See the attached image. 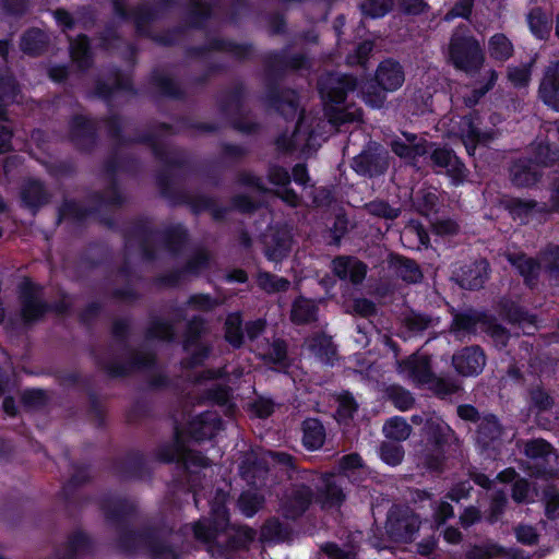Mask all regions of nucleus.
I'll use <instances>...</instances> for the list:
<instances>
[{"label": "nucleus", "instance_id": "58", "mask_svg": "<svg viewBox=\"0 0 559 559\" xmlns=\"http://www.w3.org/2000/svg\"><path fill=\"white\" fill-rule=\"evenodd\" d=\"M365 209L369 214L384 219H395L401 213L400 209L392 207L381 200L366 204Z\"/></svg>", "mask_w": 559, "mask_h": 559}, {"label": "nucleus", "instance_id": "32", "mask_svg": "<svg viewBox=\"0 0 559 559\" xmlns=\"http://www.w3.org/2000/svg\"><path fill=\"white\" fill-rule=\"evenodd\" d=\"M50 195L43 183L37 180L32 179L25 181L21 189V199L23 203L34 211L47 204Z\"/></svg>", "mask_w": 559, "mask_h": 559}, {"label": "nucleus", "instance_id": "26", "mask_svg": "<svg viewBox=\"0 0 559 559\" xmlns=\"http://www.w3.org/2000/svg\"><path fill=\"white\" fill-rule=\"evenodd\" d=\"M267 176L271 183L280 187L275 192L276 195L288 205L296 207L300 199L293 189L288 188L290 183L289 173L281 166H271Z\"/></svg>", "mask_w": 559, "mask_h": 559}, {"label": "nucleus", "instance_id": "11", "mask_svg": "<svg viewBox=\"0 0 559 559\" xmlns=\"http://www.w3.org/2000/svg\"><path fill=\"white\" fill-rule=\"evenodd\" d=\"M204 332V322L201 318H193L188 323L183 348L189 355L185 360L187 367H194L204 361L209 355V347L200 341Z\"/></svg>", "mask_w": 559, "mask_h": 559}, {"label": "nucleus", "instance_id": "4", "mask_svg": "<svg viewBox=\"0 0 559 559\" xmlns=\"http://www.w3.org/2000/svg\"><path fill=\"white\" fill-rule=\"evenodd\" d=\"M449 56L455 68L477 72L484 64L485 55L479 41L469 35L455 32L450 40Z\"/></svg>", "mask_w": 559, "mask_h": 559}, {"label": "nucleus", "instance_id": "22", "mask_svg": "<svg viewBox=\"0 0 559 559\" xmlns=\"http://www.w3.org/2000/svg\"><path fill=\"white\" fill-rule=\"evenodd\" d=\"M460 136L469 155H473L478 143H487L492 135L487 132H480L477 118L473 115L464 116L459 124Z\"/></svg>", "mask_w": 559, "mask_h": 559}, {"label": "nucleus", "instance_id": "10", "mask_svg": "<svg viewBox=\"0 0 559 559\" xmlns=\"http://www.w3.org/2000/svg\"><path fill=\"white\" fill-rule=\"evenodd\" d=\"M428 441L437 450H452L461 454V441L451 427L439 417H430L425 423Z\"/></svg>", "mask_w": 559, "mask_h": 559}, {"label": "nucleus", "instance_id": "37", "mask_svg": "<svg viewBox=\"0 0 559 559\" xmlns=\"http://www.w3.org/2000/svg\"><path fill=\"white\" fill-rule=\"evenodd\" d=\"M48 46L47 35L39 28L28 29L21 37L20 47L23 52L29 56L43 53Z\"/></svg>", "mask_w": 559, "mask_h": 559}, {"label": "nucleus", "instance_id": "31", "mask_svg": "<svg viewBox=\"0 0 559 559\" xmlns=\"http://www.w3.org/2000/svg\"><path fill=\"white\" fill-rule=\"evenodd\" d=\"M507 260L519 271L524 277L528 286H533L538 276L540 264L533 258L523 253H506Z\"/></svg>", "mask_w": 559, "mask_h": 559}, {"label": "nucleus", "instance_id": "28", "mask_svg": "<svg viewBox=\"0 0 559 559\" xmlns=\"http://www.w3.org/2000/svg\"><path fill=\"white\" fill-rule=\"evenodd\" d=\"M539 94L545 104L559 111V60L548 67Z\"/></svg>", "mask_w": 559, "mask_h": 559}, {"label": "nucleus", "instance_id": "5", "mask_svg": "<svg viewBox=\"0 0 559 559\" xmlns=\"http://www.w3.org/2000/svg\"><path fill=\"white\" fill-rule=\"evenodd\" d=\"M301 483H295L285 495L282 501V512L287 519H297L301 516L316 500L313 485L316 472L304 471L300 475Z\"/></svg>", "mask_w": 559, "mask_h": 559}, {"label": "nucleus", "instance_id": "56", "mask_svg": "<svg viewBox=\"0 0 559 559\" xmlns=\"http://www.w3.org/2000/svg\"><path fill=\"white\" fill-rule=\"evenodd\" d=\"M379 451L382 461L392 466L401 464L404 459V449L401 444L382 442Z\"/></svg>", "mask_w": 559, "mask_h": 559}, {"label": "nucleus", "instance_id": "50", "mask_svg": "<svg viewBox=\"0 0 559 559\" xmlns=\"http://www.w3.org/2000/svg\"><path fill=\"white\" fill-rule=\"evenodd\" d=\"M388 399L394 404L400 411H407L414 405L413 395L399 385H391L386 389Z\"/></svg>", "mask_w": 559, "mask_h": 559}, {"label": "nucleus", "instance_id": "8", "mask_svg": "<svg viewBox=\"0 0 559 559\" xmlns=\"http://www.w3.org/2000/svg\"><path fill=\"white\" fill-rule=\"evenodd\" d=\"M345 475L316 473L314 488L317 489L316 501L322 509L338 508L346 499L344 485Z\"/></svg>", "mask_w": 559, "mask_h": 559}, {"label": "nucleus", "instance_id": "29", "mask_svg": "<svg viewBox=\"0 0 559 559\" xmlns=\"http://www.w3.org/2000/svg\"><path fill=\"white\" fill-rule=\"evenodd\" d=\"M94 124L83 116H75L70 124V139L82 150H88L94 143Z\"/></svg>", "mask_w": 559, "mask_h": 559}, {"label": "nucleus", "instance_id": "54", "mask_svg": "<svg viewBox=\"0 0 559 559\" xmlns=\"http://www.w3.org/2000/svg\"><path fill=\"white\" fill-rule=\"evenodd\" d=\"M444 452L445 450H437L432 447V449L426 450L421 454L420 463L431 472H442L445 462Z\"/></svg>", "mask_w": 559, "mask_h": 559}, {"label": "nucleus", "instance_id": "34", "mask_svg": "<svg viewBox=\"0 0 559 559\" xmlns=\"http://www.w3.org/2000/svg\"><path fill=\"white\" fill-rule=\"evenodd\" d=\"M390 264L396 276L408 284H417L423 280L419 265L412 259L394 255L391 258Z\"/></svg>", "mask_w": 559, "mask_h": 559}, {"label": "nucleus", "instance_id": "6", "mask_svg": "<svg viewBox=\"0 0 559 559\" xmlns=\"http://www.w3.org/2000/svg\"><path fill=\"white\" fill-rule=\"evenodd\" d=\"M120 547L126 551H147L152 559H178L177 554L164 545L159 532L124 533L120 538Z\"/></svg>", "mask_w": 559, "mask_h": 559}, {"label": "nucleus", "instance_id": "52", "mask_svg": "<svg viewBox=\"0 0 559 559\" xmlns=\"http://www.w3.org/2000/svg\"><path fill=\"white\" fill-rule=\"evenodd\" d=\"M361 13L372 19L384 16L393 7V0H364L360 3Z\"/></svg>", "mask_w": 559, "mask_h": 559}, {"label": "nucleus", "instance_id": "18", "mask_svg": "<svg viewBox=\"0 0 559 559\" xmlns=\"http://www.w3.org/2000/svg\"><path fill=\"white\" fill-rule=\"evenodd\" d=\"M130 358L127 362H118L115 360L102 361V367L112 377L124 376L136 369L150 368L154 364V355L146 352H136L129 354Z\"/></svg>", "mask_w": 559, "mask_h": 559}, {"label": "nucleus", "instance_id": "41", "mask_svg": "<svg viewBox=\"0 0 559 559\" xmlns=\"http://www.w3.org/2000/svg\"><path fill=\"white\" fill-rule=\"evenodd\" d=\"M511 40L502 33L492 35L488 40L489 56L497 61H507L513 55Z\"/></svg>", "mask_w": 559, "mask_h": 559}, {"label": "nucleus", "instance_id": "33", "mask_svg": "<svg viewBox=\"0 0 559 559\" xmlns=\"http://www.w3.org/2000/svg\"><path fill=\"white\" fill-rule=\"evenodd\" d=\"M556 404L555 396L542 384H535L527 390L528 411L540 414L552 409Z\"/></svg>", "mask_w": 559, "mask_h": 559}, {"label": "nucleus", "instance_id": "1", "mask_svg": "<svg viewBox=\"0 0 559 559\" xmlns=\"http://www.w3.org/2000/svg\"><path fill=\"white\" fill-rule=\"evenodd\" d=\"M226 499V492L217 490L211 501L213 521L201 519L193 526H186L185 530L192 531L194 538L204 544H217L230 549L243 548L254 539L255 532L247 526H241L229 528L225 534L222 533L228 523Z\"/></svg>", "mask_w": 559, "mask_h": 559}, {"label": "nucleus", "instance_id": "20", "mask_svg": "<svg viewBox=\"0 0 559 559\" xmlns=\"http://www.w3.org/2000/svg\"><path fill=\"white\" fill-rule=\"evenodd\" d=\"M399 370L413 381L428 383L432 381L430 359L426 355L414 354L408 358L399 361Z\"/></svg>", "mask_w": 559, "mask_h": 559}, {"label": "nucleus", "instance_id": "17", "mask_svg": "<svg viewBox=\"0 0 559 559\" xmlns=\"http://www.w3.org/2000/svg\"><path fill=\"white\" fill-rule=\"evenodd\" d=\"M376 81L385 92L399 90L405 81V72L402 64L393 59L383 60L377 68Z\"/></svg>", "mask_w": 559, "mask_h": 559}, {"label": "nucleus", "instance_id": "16", "mask_svg": "<svg viewBox=\"0 0 559 559\" xmlns=\"http://www.w3.org/2000/svg\"><path fill=\"white\" fill-rule=\"evenodd\" d=\"M430 159L433 167L445 169L455 185L462 183L465 180L467 169L451 150L436 148L430 154Z\"/></svg>", "mask_w": 559, "mask_h": 559}, {"label": "nucleus", "instance_id": "19", "mask_svg": "<svg viewBox=\"0 0 559 559\" xmlns=\"http://www.w3.org/2000/svg\"><path fill=\"white\" fill-rule=\"evenodd\" d=\"M489 263L478 260L462 266L456 273V281L465 289L480 288L488 277Z\"/></svg>", "mask_w": 559, "mask_h": 559}, {"label": "nucleus", "instance_id": "39", "mask_svg": "<svg viewBox=\"0 0 559 559\" xmlns=\"http://www.w3.org/2000/svg\"><path fill=\"white\" fill-rule=\"evenodd\" d=\"M210 264V254L204 250H199L188 261L187 266L183 271L171 273L163 278L167 285H177L180 281V276L183 273L199 274L201 271L206 269Z\"/></svg>", "mask_w": 559, "mask_h": 559}, {"label": "nucleus", "instance_id": "35", "mask_svg": "<svg viewBox=\"0 0 559 559\" xmlns=\"http://www.w3.org/2000/svg\"><path fill=\"white\" fill-rule=\"evenodd\" d=\"M302 442L309 450L320 449L325 440V429L322 423L316 418H307L302 423Z\"/></svg>", "mask_w": 559, "mask_h": 559}, {"label": "nucleus", "instance_id": "64", "mask_svg": "<svg viewBox=\"0 0 559 559\" xmlns=\"http://www.w3.org/2000/svg\"><path fill=\"white\" fill-rule=\"evenodd\" d=\"M524 453L531 459L546 457L551 453V445L543 439H534L526 442Z\"/></svg>", "mask_w": 559, "mask_h": 559}, {"label": "nucleus", "instance_id": "61", "mask_svg": "<svg viewBox=\"0 0 559 559\" xmlns=\"http://www.w3.org/2000/svg\"><path fill=\"white\" fill-rule=\"evenodd\" d=\"M545 513L549 520L559 519V493L554 487L544 491Z\"/></svg>", "mask_w": 559, "mask_h": 559}, {"label": "nucleus", "instance_id": "62", "mask_svg": "<svg viewBox=\"0 0 559 559\" xmlns=\"http://www.w3.org/2000/svg\"><path fill=\"white\" fill-rule=\"evenodd\" d=\"M153 80L162 94L174 97L180 95L179 86L167 74L156 72L154 73Z\"/></svg>", "mask_w": 559, "mask_h": 559}, {"label": "nucleus", "instance_id": "57", "mask_svg": "<svg viewBox=\"0 0 559 559\" xmlns=\"http://www.w3.org/2000/svg\"><path fill=\"white\" fill-rule=\"evenodd\" d=\"M114 90H131V82L129 78L123 76L120 73H116L115 78L109 83H98L96 93L106 98L112 94Z\"/></svg>", "mask_w": 559, "mask_h": 559}, {"label": "nucleus", "instance_id": "40", "mask_svg": "<svg viewBox=\"0 0 559 559\" xmlns=\"http://www.w3.org/2000/svg\"><path fill=\"white\" fill-rule=\"evenodd\" d=\"M308 347L312 354L324 362H330L336 355V347L330 336L325 334H316L307 341Z\"/></svg>", "mask_w": 559, "mask_h": 559}, {"label": "nucleus", "instance_id": "42", "mask_svg": "<svg viewBox=\"0 0 559 559\" xmlns=\"http://www.w3.org/2000/svg\"><path fill=\"white\" fill-rule=\"evenodd\" d=\"M103 510L108 521H119L135 510V503L127 499L110 498L103 502Z\"/></svg>", "mask_w": 559, "mask_h": 559}, {"label": "nucleus", "instance_id": "63", "mask_svg": "<svg viewBox=\"0 0 559 559\" xmlns=\"http://www.w3.org/2000/svg\"><path fill=\"white\" fill-rule=\"evenodd\" d=\"M432 390L440 397H447L461 390L460 383L454 379L432 378Z\"/></svg>", "mask_w": 559, "mask_h": 559}, {"label": "nucleus", "instance_id": "55", "mask_svg": "<svg viewBox=\"0 0 559 559\" xmlns=\"http://www.w3.org/2000/svg\"><path fill=\"white\" fill-rule=\"evenodd\" d=\"M528 25L531 31L538 37L544 38L548 32V19L545 13L538 9H533L527 16Z\"/></svg>", "mask_w": 559, "mask_h": 559}, {"label": "nucleus", "instance_id": "9", "mask_svg": "<svg viewBox=\"0 0 559 559\" xmlns=\"http://www.w3.org/2000/svg\"><path fill=\"white\" fill-rule=\"evenodd\" d=\"M263 252L267 260L281 262L293 247L292 230L287 226L271 227L263 235Z\"/></svg>", "mask_w": 559, "mask_h": 559}, {"label": "nucleus", "instance_id": "59", "mask_svg": "<svg viewBox=\"0 0 559 559\" xmlns=\"http://www.w3.org/2000/svg\"><path fill=\"white\" fill-rule=\"evenodd\" d=\"M17 87L11 76H5L0 81V121L7 120L5 110L2 103L13 100L16 96Z\"/></svg>", "mask_w": 559, "mask_h": 559}, {"label": "nucleus", "instance_id": "2", "mask_svg": "<svg viewBox=\"0 0 559 559\" xmlns=\"http://www.w3.org/2000/svg\"><path fill=\"white\" fill-rule=\"evenodd\" d=\"M457 415L463 420L477 423L475 439L480 448L497 449L503 443L507 428L495 414L480 415L476 407L464 404L457 407Z\"/></svg>", "mask_w": 559, "mask_h": 559}, {"label": "nucleus", "instance_id": "25", "mask_svg": "<svg viewBox=\"0 0 559 559\" xmlns=\"http://www.w3.org/2000/svg\"><path fill=\"white\" fill-rule=\"evenodd\" d=\"M333 271L341 280L359 284L366 276L367 266L356 258L337 257L333 260Z\"/></svg>", "mask_w": 559, "mask_h": 559}, {"label": "nucleus", "instance_id": "48", "mask_svg": "<svg viewBox=\"0 0 559 559\" xmlns=\"http://www.w3.org/2000/svg\"><path fill=\"white\" fill-rule=\"evenodd\" d=\"M185 445L181 442L180 438L177 436L176 440L170 444L162 445L156 451V457L160 462L169 463V462H182Z\"/></svg>", "mask_w": 559, "mask_h": 559}, {"label": "nucleus", "instance_id": "7", "mask_svg": "<svg viewBox=\"0 0 559 559\" xmlns=\"http://www.w3.org/2000/svg\"><path fill=\"white\" fill-rule=\"evenodd\" d=\"M420 520L407 507L394 506L390 509L385 522L389 537L397 543H409L419 531Z\"/></svg>", "mask_w": 559, "mask_h": 559}, {"label": "nucleus", "instance_id": "49", "mask_svg": "<svg viewBox=\"0 0 559 559\" xmlns=\"http://www.w3.org/2000/svg\"><path fill=\"white\" fill-rule=\"evenodd\" d=\"M241 317L239 313H231L225 322V337L235 347L242 343Z\"/></svg>", "mask_w": 559, "mask_h": 559}, {"label": "nucleus", "instance_id": "30", "mask_svg": "<svg viewBox=\"0 0 559 559\" xmlns=\"http://www.w3.org/2000/svg\"><path fill=\"white\" fill-rule=\"evenodd\" d=\"M318 304L306 297H298L294 300L290 309V320L295 324H310L318 320Z\"/></svg>", "mask_w": 559, "mask_h": 559}, {"label": "nucleus", "instance_id": "27", "mask_svg": "<svg viewBox=\"0 0 559 559\" xmlns=\"http://www.w3.org/2000/svg\"><path fill=\"white\" fill-rule=\"evenodd\" d=\"M542 178V173L531 159H518L510 168V180L516 187H531Z\"/></svg>", "mask_w": 559, "mask_h": 559}, {"label": "nucleus", "instance_id": "21", "mask_svg": "<svg viewBox=\"0 0 559 559\" xmlns=\"http://www.w3.org/2000/svg\"><path fill=\"white\" fill-rule=\"evenodd\" d=\"M353 168L356 173L364 176L373 177L381 175L388 168L386 156L369 148L353 159Z\"/></svg>", "mask_w": 559, "mask_h": 559}, {"label": "nucleus", "instance_id": "45", "mask_svg": "<svg viewBox=\"0 0 559 559\" xmlns=\"http://www.w3.org/2000/svg\"><path fill=\"white\" fill-rule=\"evenodd\" d=\"M72 60L81 69H87L91 66L90 46L86 36H79L70 44Z\"/></svg>", "mask_w": 559, "mask_h": 559}, {"label": "nucleus", "instance_id": "13", "mask_svg": "<svg viewBox=\"0 0 559 559\" xmlns=\"http://www.w3.org/2000/svg\"><path fill=\"white\" fill-rule=\"evenodd\" d=\"M506 210L514 221L526 224L534 218H544L550 214L548 204L535 200L512 198L504 203Z\"/></svg>", "mask_w": 559, "mask_h": 559}, {"label": "nucleus", "instance_id": "24", "mask_svg": "<svg viewBox=\"0 0 559 559\" xmlns=\"http://www.w3.org/2000/svg\"><path fill=\"white\" fill-rule=\"evenodd\" d=\"M270 466L269 451L258 450L246 453L241 464L242 477L250 481L264 477Z\"/></svg>", "mask_w": 559, "mask_h": 559}, {"label": "nucleus", "instance_id": "46", "mask_svg": "<svg viewBox=\"0 0 559 559\" xmlns=\"http://www.w3.org/2000/svg\"><path fill=\"white\" fill-rule=\"evenodd\" d=\"M540 260L549 277L559 282V246L548 245L540 252Z\"/></svg>", "mask_w": 559, "mask_h": 559}, {"label": "nucleus", "instance_id": "47", "mask_svg": "<svg viewBox=\"0 0 559 559\" xmlns=\"http://www.w3.org/2000/svg\"><path fill=\"white\" fill-rule=\"evenodd\" d=\"M480 321V316L475 312L457 313L454 316L451 331L454 333H473L475 332L477 323Z\"/></svg>", "mask_w": 559, "mask_h": 559}, {"label": "nucleus", "instance_id": "15", "mask_svg": "<svg viewBox=\"0 0 559 559\" xmlns=\"http://www.w3.org/2000/svg\"><path fill=\"white\" fill-rule=\"evenodd\" d=\"M21 313L26 323L39 320L50 308L43 301L41 290L26 284L21 293Z\"/></svg>", "mask_w": 559, "mask_h": 559}, {"label": "nucleus", "instance_id": "53", "mask_svg": "<svg viewBox=\"0 0 559 559\" xmlns=\"http://www.w3.org/2000/svg\"><path fill=\"white\" fill-rule=\"evenodd\" d=\"M264 499L257 492H243L238 499V507L246 516L254 515L263 506Z\"/></svg>", "mask_w": 559, "mask_h": 559}, {"label": "nucleus", "instance_id": "3", "mask_svg": "<svg viewBox=\"0 0 559 559\" xmlns=\"http://www.w3.org/2000/svg\"><path fill=\"white\" fill-rule=\"evenodd\" d=\"M320 118L301 115L290 136L281 135L276 143L283 151H299L309 155L320 146L319 138L325 133L323 124L318 127Z\"/></svg>", "mask_w": 559, "mask_h": 559}, {"label": "nucleus", "instance_id": "51", "mask_svg": "<svg viewBox=\"0 0 559 559\" xmlns=\"http://www.w3.org/2000/svg\"><path fill=\"white\" fill-rule=\"evenodd\" d=\"M337 409L335 413V418L338 423H347L350 420L355 413L358 409V405L355 402L354 397L348 393L341 394L337 397Z\"/></svg>", "mask_w": 559, "mask_h": 559}, {"label": "nucleus", "instance_id": "38", "mask_svg": "<svg viewBox=\"0 0 559 559\" xmlns=\"http://www.w3.org/2000/svg\"><path fill=\"white\" fill-rule=\"evenodd\" d=\"M271 106L280 111L286 119L295 118L298 112L297 95L292 90H284L276 94H272Z\"/></svg>", "mask_w": 559, "mask_h": 559}, {"label": "nucleus", "instance_id": "23", "mask_svg": "<svg viewBox=\"0 0 559 559\" xmlns=\"http://www.w3.org/2000/svg\"><path fill=\"white\" fill-rule=\"evenodd\" d=\"M189 433L195 440L213 438L222 429V420L217 413L206 411L189 423Z\"/></svg>", "mask_w": 559, "mask_h": 559}, {"label": "nucleus", "instance_id": "43", "mask_svg": "<svg viewBox=\"0 0 559 559\" xmlns=\"http://www.w3.org/2000/svg\"><path fill=\"white\" fill-rule=\"evenodd\" d=\"M412 430V426L408 425L404 418L399 416L388 419L382 428L384 437L396 442L408 439Z\"/></svg>", "mask_w": 559, "mask_h": 559}, {"label": "nucleus", "instance_id": "44", "mask_svg": "<svg viewBox=\"0 0 559 559\" xmlns=\"http://www.w3.org/2000/svg\"><path fill=\"white\" fill-rule=\"evenodd\" d=\"M258 286L267 294L288 290L290 282L270 272L261 271L257 275Z\"/></svg>", "mask_w": 559, "mask_h": 559}, {"label": "nucleus", "instance_id": "14", "mask_svg": "<svg viewBox=\"0 0 559 559\" xmlns=\"http://www.w3.org/2000/svg\"><path fill=\"white\" fill-rule=\"evenodd\" d=\"M452 365L464 377L477 376L486 365L485 354L478 346L465 347L453 355Z\"/></svg>", "mask_w": 559, "mask_h": 559}, {"label": "nucleus", "instance_id": "60", "mask_svg": "<svg viewBox=\"0 0 559 559\" xmlns=\"http://www.w3.org/2000/svg\"><path fill=\"white\" fill-rule=\"evenodd\" d=\"M557 162H559V151L557 148H552L548 144H539L536 147L535 159L533 160L536 167L537 165L554 166Z\"/></svg>", "mask_w": 559, "mask_h": 559}, {"label": "nucleus", "instance_id": "36", "mask_svg": "<svg viewBox=\"0 0 559 559\" xmlns=\"http://www.w3.org/2000/svg\"><path fill=\"white\" fill-rule=\"evenodd\" d=\"M438 318L418 311H407L403 314L402 323L414 335L421 334L438 324Z\"/></svg>", "mask_w": 559, "mask_h": 559}, {"label": "nucleus", "instance_id": "12", "mask_svg": "<svg viewBox=\"0 0 559 559\" xmlns=\"http://www.w3.org/2000/svg\"><path fill=\"white\" fill-rule=\"evenodd\" d=\"M356 86V79L346 74H329L319 81L322 98L329 99L333 104H342L347 93L353 92Z\"/></svg>", "mask_w": 559, "mask_h": 559}]
</instances>
